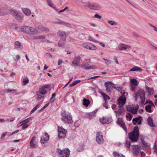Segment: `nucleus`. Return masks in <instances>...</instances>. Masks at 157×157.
<instances>
[{"label":"nucleus","mask_w":157,"mask_h":157,"mask_svg":"<svg viewBox=\"0 0 157 157\" xmlns=\"http://www.w3.org/2000/svg\"><path fill=\"white\" fill-rule=\"evenodd\" d=\"M22 10L24 14L26 16H28L31 14V11L28 9L24 8Z\"/></svg>","instance_id":"4be33fe9"},{"label":"nucleus","mask_w":157,"mask_h":157,"mask_svg":"<svg viewBox=\"0 0 157 157\" xmlns=\"http://www.w3.org/2000/svg\"><path fill=\"white\" fill-rule=\"evenodd\" d=\"M63 155H70V151L68 148H67L66 149H64L62 151V153Z\"/></svg>","instance_id":"2f4dec72"},{"label":"nucleus","mask_w":157,"mask_h":157,"mask_svg":"<svg viewBox=\"0 0 157 157\" xmlns=\"http://www.w3.org/2000/svg\"><path fill=\"white\" fill-rule=\"evenodd\" d=\"M132 149L133 154L136 155H138L140 151L139 146L138 145H133Z\"/></svg>","instance_id":"f3484780"},{"label":"nucleus","mask_w":157,"mask_h":157,"mask_svg":"<svg viewBox=\"0 0 157 157\" xmlns=\"http://www.w3.org/2000/svg\"><path fill=\"white\" fill-rule=\"evenodd\" d=\"M62 120L66 123L71 124L73 123L72 116L71 114L65 111L62 113Z\"/></svg>","instance_id":"7ed1b4c3"},{"label":"nucleus","mask_w":157,"mask_h":157,"mask_svg":"<svg viewBox=\"0 0 157 157\" xmlns=\"http://www.w3.org/2000/svg\"><path fill=\"white\" fill-rule=\"evenodd\" d=\"M49 139V136L47 132H45L41 138L40 142L44 144L47 142Z\"/></svg>","instance_id":"f8f14e48"},{"label":"nucleus","mask_w":157,"mask_h":157,"mask_svg":"<svg viewBox=\"0 0 157 157\" xmlns=\"http://www.w3.org/2000/svg\"><path fill=\"white\" fill-rule=\"evenodd\" d=\"M139 128L137 125L134 128L133 131L128 133V138L132 142L137 141L139 137Z\"/></svg>","instance_id":"f257e3e1"},{"label":"nucleus","mask_w":157,"mask_h":157,"mask_svg":"<svg viewBox=\"0 0 157 157\" xmlns=\"http://www.w3.org/2000/svg\"><path fill=\"white\" fill-rule=\"evenodd\" d=\"M54 23L56 24H58L63 25V21H57V22H54Z\"/></svg>","instance_id":"680f3d73"},{"label":"nucleus","mask_w":157,"mask_h":157,"mask_svg":"<svg viewBox=\"0 0 157 157\" xmlns=\"http://www.w3.org/2000/svg\"><path fill=\"white\" fill-rule=\"evenodd\" d=\"M147 121L148 124L150 126L152 127L155 126V125L153 124L152 119L151 117H148L147 119Z\"/></svg>","instance_id":"6ab92c4d"},{"label":"nucleus","mask_w":157,"mask_h":157,"mask_svg":"<svg viewBox=\"0 0 157 157\" xmlns=\"http://www.w3.org/2000/svg\"><path fill=\"white\" fill-rule=\"evenodd\" d=\"M105 60V62L106 64L108 65L112 63L111 61L109 59H104Z\"/></svg>","instance_id":"603ef678"},{"label":"nucleus","mask_w":157,"mask_h":157,"mask_svg":"<svg viewBox=\"0 0 157 157\" xmlns=\"http://www.w3.org/2000/svg\"><path fill=\"white\" fill-rule=\"evenodd\" d=\"M94 17H95L97 18H98L99 19H100L101 18V16L99 15L98 14H96L94 15Z\"/></svg>","instance_id":"e2e57ef3"},{"label":"nucleus","mask_w":157,"mask_h":157,"mask_svg":"<svg viewBox=\"0 0 157 157\" xmlns=\"http://www.w3.org/2000/svg\"><path fill=\"white\" fill-rule=\"evenodd\" d=\"M119 105L118 106V109L119 110H124V108L123 107V106L122 105Z\"/></svg>","instance_id":"6e6d98bb"},{"label":"nucleus","mask_w":157,"mask_h":157,"mask_svg":"<svg viewBox=\"0 0 157 157\" xmlns=\"http://www.w3.org/2000/svg\"><path fill=\"white\" fill-rule=\"evenodd\" d=\"M57 34L58 37H60V39H66V33L65 32L59 30L57 32Z\"/></svg>","instance_id":"dca6fc26"},{"label":"nucleus","mask_w":157,"mask_h":157,"mask_svg":"<svg viewBox=\"0 0 157 157\" xmlns=\"http://www.w3.org/2000/svg\"><path fill=\"white\" fill-rule=\"evenodd\" d=\"M82 46L84 48L91 50H94L97 49L96 46L88 42L84 43L82 44Z\"/></svg>","instance_id":"6e6552de"},{"label":"nucleus","mask_w":157,"mask_h":157,"mask_svg":"<svg viewBox=\"0 0 157 157\" xmlns=\"http://www.w3.org/2000/svg\"><path fill=\"white\" fill-rule=\"evenodd\" d=\"M83 105L86 106H88L90 104V101L88 99L84 98L83 100Z\"/></svg>","instance_id":"bb28decb"},{"label":"nucleus","mask_w":157,"mask_h":157,"mask_svg":"<svg viewBox=\"0 0 157 157\" xmlns=\"http://www.w3.org/2000/svg\"><path fill=\"white\" fill-rule=\"evenodd\" d=\"M21 125H22V129L24 130L29 127V125L27 124H21Z\"/></svg>","instance_id":"ea45409f"},{"label":"nucleus","mask_w":157,"mask_h":157,"mask_svg":"<svg viewBox=\"0 0 157 157\" xmlns=\"http://www.w3.org/2000/svg\"><path fill=\"white\" fill-rule=\"evenodd\" d=\"M35 142H32V143H31V142H30V146H31V147L32 148H35L37 147V145L36 144H35Z\"/></svg>","instance_id":"a18cd8bd"},{"label":"nucleus","mask_w":157,"mask_h":157,"mask_svg":"<svg viewBox=\"0 0 157 157\" xmlns=\"http://www.w3.org/2000/svg\"><path fill=\"white\" fill-rule=\"evenodd\" d=\"M29 79L27 78H24L22 79V81L25 85L27 84L29 82Z\"/></svg>","instance_id":"c03bdc74"},{"label":"nucleus","mask_w":157,"mask_h":157,"mask_svg":"<svg viewBox=\"0 0 157 157\" xmlns=\"http://www.w3.org/2000/svg\"><path fill=\"white\" fill-rule=\"evenodd\" d=\"M118 48L120 50L125 51L127 49L131 48V46L123 44H121L118 46Z\"/></svg>","instance_id":"4468645a"},{"label":"nucleus","mask_w":157,"mask_h":157,"mask_svg":"<svg viewBox=\"0 0 157 157\" xmlns=\"http://www.w3.org/2000/svg\"><path fill=\"white\" fill-rule=\"evenodd\" d=\"M96 113V112H95V111H94L92 112H91L90 113H89V116H94V115L95 114V113Z\"/></svg>","instance_id":"052dcab7"},{"label":"nucleus","mask_w":157,"mask_h":157,"mask_svg":"<svg viewBox=\"0 0 157 157\" xmlns=\"http://www.w3.org/2000/svg\"><path fill=\"white\" fill-rule=\"evenodd\" d=\"M101 94L103 96V98L105 101V104H106V101L107 100H109L110 99V97L105 93L103 92H101Z\"/></svg>","instance_id":"aec40b11"},{"label":"nucleus","mask_w":157,"mask_h":157,"mask_svg":"<svg viewBox=\"0 0 157 157\" xmlns=\"http://www.w3.org/2000/svg\"><path fill=\"white\" fill-rule=\"evenodd\" d=\"M113 88H115V89L117 90L118 91H120L121 89H122V87H121V86H120L119 87L118 86L116 87V86H114Z\"/></svg>","instance_id":"5fc2aeb1"},{"label":"nucleus","mask_w":157,"mask_h":157,"mask_svg":"<svg viewBox=\"0 0 157 157\" xmlns=\"http://www.w3.org/2000/svg\"><path fill=\"white\" fill-rule=\"evenodd\" d=\"M38 31L35 28L32 27H29L28 34L35 35L37 34Z\"/></svg>","instance_id":"a211bd4d"},{"label":"nucleus","mask_w":157,"mask_h":157,"mask_svg":"<svg viewBox=\"0 0 157 157\" xmlns=\"http://www.w3.org/2000/svg\"><path fill=\"white\" fill-rule=\"evenodd\" d=\"M19 130H16V131L13 132L12 133H11L10 135H9L8 136V137H10V136H11L12 135H13L14 134L17 133L19 132Z\"/></svg>","instance_id":"bf43d9fd"},{"label":"nucleus","mask_w":157,"mask_h":157,"mask_svg":"<svg viewBox=\"0 0 157 157\" xmlns=\"http://www.w3.org/2000/svg\"><path fill=\"white\" fill-rule=\"evenodd\" d=\"M147 103H149V104H151V105H153V102L149 100H147L146 101V102L144 104L145 105L146 104H147Z\"/></svg>","instance_id":"4d7b16f0"},{"label":"nucleus","mask_w":157,"mask_h":157,"mask_svg":"<svg viewBox=\"0 0 157 157\" xmlns=\"http://www.w3.org/2000/svg\"><path fill=\"white\" fill-rule=\"evenodd\" d=\"M84 6L91 10H100L102 8L101 5L97 3H91L88 2L86 3Z\"/></svg>","instance_id":"20e7f679"},{"label":"nucleus","mask_w":157,"mask_h":157,"mask_svg":"<svg viewBox=\"0 0 157 157\" xmlns=\"http://www.w3.org/2000/svg\"><path fill=\"white\" fill-rule=\"evenodd\" d=\"M81 67L85 69L89 70L90 69H95L97 68V67L94 65L89 66V64H82L81 65Z\"/></svg>","instance_id":"2eb2a0df"},{"label":"nucleus","mask_w":157,"mask_h":157,"mask_svg":"<svg viewBox=\"0 0 157 157\" xmlns=\"http://www.w3.org/2000/svg\"><path fill=\"white\" fill-rule=\"evenodd\" d=\"M128 115H126V117L128 121H130L132 118V115L129 113H128Z\"/></svg>","instance_id":"37998d69"},{"label":"nucleus","mask_w":157,"mask_h":157,"mask_svg":"<svg viewBox=\"0 0 157 157\" xmlns=\"http://www.w3.org/2000/svg\"><path fill=\"white\" fill-rule=\"evenodd\" d=\"M89 40L90 41H93L95 43H98V41L94 39L93 37L90 36L89 37Z\"/></svg>","instance_id":"79ce46f5"},{"label":"nucleus","mask_w":157,"mask_h":157,"mask_svg":"<svg viewBox=\"0 0 157 157\" xmlns=\"http://www.w3.org/2000/svg\"><path fill=\"white\" fill-rule=\"evenodd\" d=\"M50 85H46L43 86L42 87H43L44 89H45V88H48L50 87Z\"/></svg>","instance_id":"0e129e2a"},{"label":"nucleus","mask_w":157,"mask_h":157,"mask_svg":"<svg viewBox=\"0 0 157 157\" xmlns=\"http://www.w3.org/2000/svg\"><path fill=\"white\" fill-rule=\"evenodd\" d=\"M139 106L137 105V107H135L133 108V109H132V111L131 112L132 114H137L138 109Z\"/></svg>","instance_id":"a878e982"},{"label":"nucleus","mask_w":157,"mask_h":157,"mask_svg":"<svg viewBox=\"0 0 157 157\" xmlns=\"http://www.w3.org/2000/svg\"><path fill=\"white\" fill-rule=\"evenodd\" d=\"M58 132L59 138H64L66 136L67 130L62 127L58 126Z\"/></svg>","instance_id":"0eeeda50"},{"label":"nucleus","mask_w":157,"mask_h":157,"mask_svg":"<svg viewBox=\"0 0 157 157\" xmlns=\"http://www.w3.org/2000/svg\"><path fill=\"white\" fill-rule=\"evenodd\" d=\"M49 104H50L49 103H48L46 104L44 106V107L39 110V112H41L44 109H45L48 106V105H49Z\"/></svg>","instance_id":"09e8293b"},{"label":"nucleus","mask_w":157,"mask_h":157,"mask_svg":"<svg viewBox=\"0 0 157 157\" xmlns=\"http://www.w3.org/2000/svg\"><path fill=\"white\" fill-rule=\"evenodd\" d=\"M125 146L127 148L129 149L131 146V142L130 141L126 140L125 142Z\"/></svg>","instance_id":"c9c22d12"},{"label":"nucleus","mask_w":157,"mask_h":157,"mask_svg":"<svg viewBox=\"0 0 157 157\" xmlns=\"http://www.w3.org/2000/svg\"><path fill=\"white\" fill-rule=\"evenodd\" d=\"M47 3L48 5L51 7L53 8L56 10L58 11V9L55 6H53V5L52 4L51 1L50 0H47Z\"/></svg>","instance_id":"473e14b6"},{"label":"nucleus","mask_w":157,"mask_h":157,"mask_svg":"<svg viewBox=\"0 0 157 157\" xmlns=\"http://www.w3.org/2000/svg\"><path fill=\"white\" fill-rule=\"evenodd\" d=\"M37 108L36 107V106L34 107L33 109L31 111L30 113L32 114L34 113L36 110Z\"/></svg>","instance_id":"69168bd1"},{"label":"nucleus","mask_w":157,"mask_h":157,"mask_svg":"<svg viewBox=\"0 0 157 157\" xmlns=\"http://www.w3.org/2000/svg\"><path fill=\"white\" fill-rule=\"evenodd\" d=\"M10 13L19 21H20L23 19V17L21 14L18 13L17 11L14 9H11L10 11Z\"/></svg>","instance_id":"39448f33"},{"label":"nucleus","mask_w":157,"mask_h":157,"mask_svg":"<svg viewBox=\"0 0 157 157\" xmlns=\"http://www.w3.org/2000/svg\"><path fill=\"white\" fill-rule=\"evenodd\" d=\"M140 119H142V117L139 116L138 117L133 118L132 121L133 124L134 125L136 124L138 122H139Z\"/></svg>","instance_id":"393cba45"},{"label":"nucleus","mask_w":157,"mask_h":157,"mask_svg":"<svg viewBox=\"0 0 157 157\" xmlns=\"http://www.w3.org/2000/svg\"><path fill=\"white\" fill-rule=\"evenodd\" d=\"M62 151L59 148H58L56 149V152L58 153H59L60 155H62Z\"/></svg>","instance_id":"3c124183"},{"label":"nucleus","mask_w":157,"mask_h":157,"mask_svg":"<svg viewBox=\"0 0 157 157\" xmlns=\"http://www.w3.org/2000/svg\"><path fill=\"white\" fill-rule=\"evenodd\" d=\"M151 105H147L145 107V109L146 111L149 113H151L152 112V111L151 109Z\"/></svg>","instance_id":"7c9ffc66"},{"label":"nucleus","mask_w":157,"mask_h":157,"mask_svg":"<svg viewBox=\"0 0 157 157\" xmlns=\"http://www.w3.org/2000/svg\"><path fill=\"white\" fill-rule=\"evenodd\" d=\"M142 70V69L139 67L137 66H135L131 69L130 70V71H141Z\"/></svg>","instance_id":"c85d7f7f"},{"label":"nucleus","mask_w":157,"mask_h":157,"mask_svg":"<svg viewBox=\"0 0 157 157\" xmlns=\"http://www.w3.org/2000/svg\"><path fill=\"white\" fill-rule=\"evenodd\" d=\"M141 140L142 144L144 147H147L149 146V145H148V144L146 143V142H145L142 139V138H141Z\"/></svg>","instance_id":"58836bf2"},{"label":"nucleus","mask_w":157,"mask_h":157,"mask_svg":"<svg viewBox=\"0 0 157 157\" xmlns=\"http://www.w3.org/2000/svg\"><path fill=\"white\" fill-rule=\"evenodd\" d=\"M150 26L152 27H153V28L154 30L157 32V28L155 26L152 25L151 24H150Z\"/></svg>","instance_id":"774afa93"},{"label":"nucleus","mask_w":157,"mask_h":157,"mask_svg":"<svg viewBox=\"0 0 157 157\" xmlns=\"http://www.w3.org/2000/svg\"><path fill=\"white\" fill-rule=\"evenodd\" d=\"M146 90L148 93L149 95H152L154 92L153 88L149 87L148 86L146 87Z\"/></svg>","instance_id":"412c9836"},{"label":"nucleus","mask_w":157,"mask_h":157,"mask_svg":"<svg viewBox=\"0 0 157 157\" xmlns=\"http://www.w3.org/2000/svg\"><path fill=\"white\" fill-rule=\"evenodd\" d=\"M131 83L136 86L137 85V81L136 79L135 78H133L131 79Z\"/></svg>","instance_id":"4c0bfd02"},{"label":"nucleus","mask_w":157,"mask_h":157,"mask_svg":"<svg viewBox=\"0 0 157 157\" xmlns=\"http://www.w3.org/2000/svg\"><path fill=\"white\" fill-rule=\"evenodd\" d=\"M101 133L98 132L97 133L96 137V140L99 144H101L104 141L102 135H101Z\"/></svg>","instance_id":"ddd939ff"},{"label":"nucleus","mask_w":157,"mask_h":157,"mask_svg":"<svg viewBox=\"0 0 157 157\" xmlns=\"http://www.w3.org/2000/svg\"><path fill=\"white\" fill-rule=\"evenodd\" d=\"M36 138V136H33L32 137V138L31 139L30 142H31V143H32V142H35Z\"/></svg>","instance_id":"864d4df0"},{"label":"nucleus","mask_w":157,"mask_h":157,"mask_svg":"<svg viewBox=\"0 0 157 157\" xmlns=\"http://www.w3.org/2000/svg\"><path fill=\"white\" fill-rule=\"evenodd\" d=\"M113 155L114 157H125L123 155H120L119 153L115 151L113 153Z\"/></svg>","instance_id":"f704fd0d"},{"label":"nucleus","mask_w":157,"mask_h":157,"mask_svg":"<svg viewBox=\"0 0 157 157\" xmlns=\"http://www.w3.org/2000/svg\"><path fill=\"white\" fill-rule=\"evenodd\" d=\"M29 122V119H28L27 118V119L22 121L20 122V124H21V123L26 124V123H28Z\"/></svg>","instance_id":"8fccbe9b"},{"label":"nucleus","mask_w":157,"mask_h":157,"mask_svg":"<svg viewBox=\"0 0 157 157\" xmlns=\"http://www.w3.org/2000/svg\"><path fill=\"white\" fill-rule=\"evenodd\" d=\"M99 121L102 124H108L112 122L113 119L111 117L109 118L103 117L102 119H100Z\"/></svg>","instance_id":"9b49d317"},{"label":"nucleus","mask_w":157,"mask_h":157,"mask_svg":"<svg viewBox=\"0 0 157 157\" xmlns=\"http://www.w3.org/2000/svg\"><path fill=\"white\" fill-rule=\"evenodd\" d=\"M37 97H36V99L38 100H40L41 99V98H43L44 97L43 96H42L39 94H37Z\"/></svg>","instance_id":"49530a36"},{"label":"nucleus","mask_w":157,"mask_h":157,"mask_svg":"<svg viewBox=\"0 0 157 157\" xmlns=\"http://www.w3.org/2000/svg\"><path fill=\"white\" fill-rule=\"evenodd\" d=\"M56 96V93H53L52 94V97L50 99V100L51 101L50 102L51 103L52 102L54 101V99H53V98H54Z\"/></svg>","instance_id":"de8ad7c7"},{"label":"nucleus","mask_w":157,"mask_h":157,"mask_svg":"<svg viewBox=\"0 0 157 157\" xmlns=\"http://www.w3.org/2000/svg\"><path fill=\"white\" fill-rule=\"evenodd\" d=\"M117 123L123 128L126 132H127V128L125 123L123 121V119L120 117L118 118L117 121Z\"/></svg>","instance_id":"9d476101"},{"label":"nucleus","mask_w":157,"mask_h":157,"mask_svg":"<svg viewBox=\"0 0 157 157\" xmlns=\"http://www.w3.org/2000/svg\"><path fill=\"white\" fill-rule=\"evenodd\" d=\"M140 97L141 101L140 103L141 105L144 104L145 100V93L144 91L142 89L139 90L138 92L136 94L134 98L135 101H137V98Z\"/></svg>","instance_id":"f03ea898"},{"label":"nucleus","mask_w":157,"mask_h":157,"mask_svg":"<svg viewBox=\"0 0 157 157\" xmlns=\"http://www.w3.org/2000/svg\"><path fill=\"white\" fill-rule=\"evenodd\" d=\"M154 151L157 154V145L156 144L155 142L154 146Z\"/></svg>","instance_id":"13d9d810"},{"label":"nucleus","mask_w":157,"mask_h":157,"mask_svg":"<svg viewBox=\"0 0 157 157\" xmlns=\"http://www.w3.org/2000/svg\"><path fill=\"white\" fill-rule=\"evenodd\" d=\"M133 108L131 106L129 105H127L126 106V110L128 111L131 112L132 111V109Z\"/></svg>","instance_id":"a19ab883"},{"label":"nucleus","mask_w":157,"mask_h":157,"mask_svg":"<svg viewBox=\"0 0 157 157\" xmlns=\"http://www.w3.org/2000/svg\"><path fill=\"white\" fill-rule=\"evenodd\" d=\"M21 43L20 42L17 41L14 43V46L16 48H19L21 47Z\"/></svg>","instance_id":"72a5a7b5"},{"label":"nucleus","mask_w":157,"mask_h":157,"mask_svg":"<svg viewBox=\"0 0 157 157\" xmlns=\"http://www.w3.org/2000/svg\"><path fill=\"white\" fill-rule=\"evenodd\" d=\"M39 91L40 93L42 95H44L47 93V90L42 87L39 89Z\"/></svg>","instance_id":"cd10ccee"},{"label":"nucleus","mask_w":157,"mask_h":157,"mask_svg":"<svg viewBox=\"0 0 157 157\" xmlns=\"http://www.w3.org/2000/svg\"><path fill=\"white\" fill-rule=\"evenodd\" d=\"M29 27L27 26H23L21 29V31L23 32L28 34Z\"/></svg>","instance_id":"5701e85b"},{"label":"nucleus","mask_w":157,"mask_h":157,"mask_svg":"<svg viewBox=\"0 0 157 157\" xmlns=\"http://www.w3.org/2000/svg\"><path fill=\"white\" fill-rule=\"evenodd\" d=\"M114 84L111 82H107L105 83V86L106 87V90L108 92H111L114 86Z\"/></svg>","instance_id":"1a4fd4ad"},{"label":"nucleus","mask_w":157,"mask_h":157,"mask_svg":"<svg viewBox=\"0 0 157 157\" xmlns=\"http://www.w3.org/2000/svg\"><path fill=\"white\" fill-rule=\"evenodd\" d=\"M79 59H74L72 62V63L75 66H78L79 65Z\"/></svg>","instance_id":"e433bc0d"},{"label":"nucleus","mask_w":157,"mask_h":157,"mask_svg":"<svg viewBox=\"0 0 157 157\" xmlns=\"http://www.w3.org/2000/svg\"><path fill=\"white\" fill-rule=\"evenodd\" d=\"M66 39H60L59 41L58 46L59 47L63 46L65 44Z\"/></svg>","instance_id":"b1692460"},{"label":"nucleus","mask_w":157,"mask_h":157,"mask_svg":"<svg viewBox=\"0 0 157 157\" xmlns=\"http://www.w3.org/2000/svg\"><path fill=\"white\" fill-rule=\"evenodd\" d=\"M107 22L111 25L115 26L117 25V23L116 21L113 20H108Z\"/></svg>","instance_id":"c756f323"},{"label":"nucleus","mask_w":157,"mask_h":157,"mask_svg":"<svg viewBox=\"0 0 157 157\" xmlns=\"http://www.w3.org/2000/svg\"><path fill=\"white\" fill-rule=\"evenodd\" d=\"M45 36L44 35L40 36H38V39H45Z\"/></svg>","instance_id":"338daca9"},{"label":"nucleus","mask_w":157,"mask_h":157,"mask_svg":"<svg viewBox=\"0 0 157 157\" xmlns=\"http://www.w3.org/2000/svg\"><path fill=\"white\" fill-rule=\"evenodd\" d=\"M128 95V93H123V94L119 97L117 100V104L118 105H123L125 103L126 98V96Z\"/></svg>","instance_id":"423d86ee"}]
</instances>
